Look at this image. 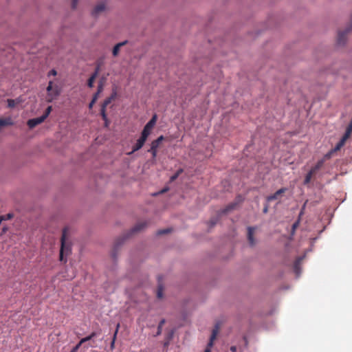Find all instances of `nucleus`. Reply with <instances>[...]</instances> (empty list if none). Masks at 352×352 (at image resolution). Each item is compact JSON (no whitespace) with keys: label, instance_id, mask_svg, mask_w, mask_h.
I'll return each mask as SVG.
<instances>
[{"label":"nucleus","instance_id":"f257e3e1","mask_svg":"<svg viewBox=\"0 0 352 352\" xmlns=\"http://www.w3.org/2000/svg\"><path fill=\"white\" fill-rule=\"evenodd\" d=\"M47 96L45 98V100L47 102H52L54 100H56L61 93V89L60 86L54 82L52 80H50L48 83V85L46 88Z\"/></svg>","mask_w":352,"mask_h":352},{"label":"nucleus","instance_id":"f03ea898","mask_svg":"<svg viewBox=\"0 0 352 352\" xmlns=\"http://www.w3.org/2000/svg\"><path fill=\"white\" fill-rule=\"evenodd\" d=\"M68 234V228H65L63 230L62 236L60 239L61 246L60 250V261H63L64 255L67 256L71 252V245L66 241Z\"/></svg>","mask_w":352,"mask_h":352},{"label":"nucleus","instance_id":"7ed1b4c3","mask_svg":"<svg viewBox=\"0 0 352 352\" xmlns=\"http://www.w3.org/2000/svg\"><path fill=\"white\" fill-rule=\"evenodd\" d=\"M351 133H352V118L346 127L345 133L344 134V135L342 136L341 140L338 142V143L336 144V146L334 148V151L340 150L344 145L346 141L350 138Z\"/></svg>","mask_w":352,"mask_h":352},{"label":"nucleus","instance_id":"20e7f679","mask_svg":"<svg viewBox=\"0 0 352 352\" xmlns=\"http://www.w3.org/2000/svg\"><path fill=\"white\" fill-rule=\"evenodd\" d=\"M157 120V116L154 115L153 118L148 121V123L144 126L142 134L143 136L148 138L150 135L152 129L154 127Z\"/></svg>","mask_w":352,"mask_h":352},{"label":"nucleus","instance_id":"39448f33","mask_svg":"<svg viewBox=\"0 0 352 352\" xmlns=\"http://www.w3.org/2000/svg\"><path fill=\"white\" fill-rule=\"evenodd\" d=\"M116 92L114 91L109 97L106 98L103 102L100 109V114L102 119H106V107L116 98Z\"/></svg>","mask_w":352,"mask_h":352},{"label":"nucleus","instance_id":"423d86ee","mask_svg":"<svg viewBox=\"0 0 352 352\" xmlns=\"http://www.w3.org/2000/svg\"><path fill=\"white\" fill-rule=\"evenodd\" d=\"M243 198L241 196H238L235 201L230 204H228L225 208H223L221 211V214H227L230 211L236 208V206L241 204L243 201Z\"/></svg>","mask_w":352,"mask_h":352},{"label":"nucleus","instance_id":"0eeeda50","mask_svg":"<svg viewBox=\"0 0 352 352\" xmlns=\"http://www.w3.org/2000/svg\"><path fill=\"white\" fill-rule=\"evenodd\" d=\"M98 335L96 332H92L89 336L82 338L78 344H77L72 350L70 352H77L79 349L80 346L85 342H87L88 341H90L92 340L93 338L96 337Z\"/></svg>","mask_w":352,"mask_h":352},{"label":"nucleus","instance_id":"6e6552de","mask_svg":"<svg viewBox=\"0 0 352 352\" xmlns=\"http://www.w3.org/2000/svg\"><path fill=\"white\" fill-rule=\"evenodd\" d=\"M219 327L218 325H216L214 327V328L212 329V334H211V336L210 338V341L208 344V347L206 349L204 352H211L210 348L213 346V342H214V340L216 339L217 336L219 333Z\"/></svg>","mask_w":352,"mask_h":352},{"label":"nucleus","instance_id":"1a4fd4ad","mask_svg":"<svg viewBox=\"0 0 352 352\" xmlns=\"http://www.w3.org/2000/svg\"><path fill=\"white\" fill-rule=\"evenodd\" d=\"M287 188H282L279 190H278L275 193H274L273 195H271L268 197H267L266 199H267V201L268 202H270L272 201H274L275 199H279V197L283 194L285 193L286 191H287Z\"/></svg>","mask_w":352,"mask_h":352},{"label":"nucleus","instance_id":"9d476101","mask_svg":"<svg viewBox=\"0 0 352 352\" xmlns=\"http://www.w3.org/2000/svg\"><path fill=\"white\" fill-rule=\"evenodd\" d=\"M147 138L141 135V137L138 140L136 144L133 146L132 151L129 154H131L138 150H140L144 144Z\"/></svg>","mask_w":352,"mask_h":352},{"label":"nucleus","instance_id":"9b49d317","mask_svg":"<svg viewBox=\"0 0 352 352\" xmlns=\"http://www.w3.org/2000/svg\"><path fill=\"white\" fill-rule=\"evenodd\" d=\"M254 231H255V228H254V227H248V240L249 244L251 246H254L256 244V241L254 238Z\"/></svg>","mask_w":352,"mask_h":352},{"label":"nucleus","instance_id":"f8f14e48","mask_svg":"<svg viewBox=\"0 0 352 352\" xmlns=\"http://www.w3.org/2000/svg\"><path fill=\"white\" fill-rule=\"evenodd\" d=\"M45 119L43 118V116H40L38 118L30 119L28 121V125L30 129H32L37 126L38 124L42 123L44 122Z\"/></svg>","mask_w":352,"mask_h":352},{"label":"nucleus","instance_id":"ddd939ff","mask_svg":"<svg viewBox=\"0 0 352 352\" xmlns=\"http://www.w3.org/2000/svg\"><path fill=\"white\" fill-rule=\"evenodd\" d=\"M105 5L104 3H100L99 4H98L93 10L92 11V14L94 16H97L99 14H100L101 12H102L103 11L105 10Z\"/></svg>","mask_w":352,"mask_h":352},{"label":"nucleus","instance_id":"4468645a","mask_svg":"<svg viewBox=\"0 0 352 352\" xmlns=\"http://www.w3.org/2000/svg\"><path fill=\"white\" fill-rule=\"evenodd\" d=\"M164 138L163 135H160L157 139L153 140L151 142V150H157V148L160 146L161 142L164 140Z\"/></svg>","mask_w":352,"mask_h":352},{"label":"nucleus","instance_id":"2eb2a0df","mask_svg":"<svg viewBox=\"0 0 352 352\" xmlns=\"http://www.w3.org/2000/svg\"><path fill=\"white\" fill-rule=\"evenodd\" d=\"M127 43V41H124L123 42H121V43H117L113 48V51H112V53H113V55L114 56H117L119 54V51H120V49L121 47L124 46V45H126Z\"/></svg>","mask_w":352,"mask_h":352},{"label":"nucleus","instance_id":"dca6fc26","mask_svg":"<svg viewBox=\"0 0 352 352\" xmlns=\"http://www.w3.org/2000/svg\"><path fill=\"white\" fill-rule=\"evenodd\" d=\"M146 223L145 222H140L136 224L131 230V234H132L133 233H135L137 232H139L142 230L144 227H146Z\"/></svg>","mask_w":352,"mask_h":352},{"label":"nucleus","instance_id":"f3484780","mask_svg":"<svg viewBox=\"0 0 352 352\" xmlns=\"http://www.w3.org/2000/svg\"><path fill=\"white\" fill-rule=\"evenodd\" d=\"M13 122L11 118H0V128L5 126L12 125Z\"/></svg>","mask_w":352,"mask_h":352},{"label":"nucleus","instance_id":"a211bd4d","mask_svg":"<svg viewBox=\"0 0 352 352\" xmlns=\"http://www.w3.org/2000/svg\"><path fill=\"white\" fill-rule=\"evenodd\" d=\"M329 157H330V153H328V154L325 155V156H324V157L323 159L320 160L316 163V164L315 165V166L316 167V168H318V170H320V169L322 167V166H323V164H324V163L325 160H326L327 158H329Z\"/></svg>","mask_w":352,"mask_h":352},{"label":"nucleus","instance_id":"6ab92c4d","mask_svg":"<svg viewBox=\"0 0 352 352\" xmlns=\"http://www.w3.org/2000/svg\"><path fill=\"white\" fill-rule=\"evenodd\" d=\"M8 107L9 108H13L15 107V105L20 102V100L19 99L13 100V99H8Z\"/></svg>","mask_w":352,"mask_h":352},{"label":"nucleus","instance_id":"aec40b11","mask_svg":"<svg viewBox=\"0 0 352 352\" xmlns=\"http://www.w3.org/2000/svg\"><path fill=\"white\" fill-rule=\"evenodd\" d=\"M97 77L96 76V74H91L89 78L87 81V86L90 88H92L94 87V82Z\"/></svg>","mask_w":352,"mask_h":352},{"label":"nucleus","instance_id":"412c9836","mask_svg":"<svg viewBox=\"0 0 352 352\" xmlns=\"http://www.w3.org/2000/svg\"><path fill=\"white\" fill-rule=\"evenodd\" d=\"M165 322H166L165 319H162V320L160 322L159 325H158V327H157V333H156L155 336H160V335L162 333V327H163L164 324H165Z\"/></svg>","mask_w":352,"mask_h":352},{"label":"nucleus","instance_id":"4be33fe9","mask_svg":"<svg viewBox=\"0 0 352 352\" xmlns=\"http://www.w3.org/2000/svg\"><path fill=\"white\" fill-rule=\"evenodd\" d=\"M119 327H120V324L118 323L117 324V326H116V331H115V333L113 334V340H112V342L111 343V349L114 348L115 341H116V336H117Z\"/></svg>","mask_w":352,"mask_h":352},{"label":"nucleus","instance_id":"5701e85b","mask_svg":"<svg viewBox=\"0 0 352 352\" xmlns=\"http://www.w3.org/2000/svg\"><path fill=\"white\" fill-rule=\"evenodd\" d=\"M13 217V214H11V213H8L6 215H1L0 216V223L3 221H6V220H8V219H10Z\"/></svg>","mask_w":352,"mask_h":352},{"label":"nucleus","instance_id":"b1692460","mask_svg":"<svg viewBox=\"0 0 352 352\" xmlns=\"http://www.w3.org/2000/svg\"><path fill=\"white\" fill-rule=\"evenodd\" d=\"M52 110V106H49L46 109H45V113H43V115L42 116L43 118L45 120L50 115V113H51Z\"/></svg>","mask_w":352,"mask_h":352},{"label":"nucleus","instance_id":"393cba45","mask_svg":"<svg viewBox=\"0 0 352 352\" xmlns=\"http://www.w3.org/2000/svg\"><path fill=\"white\" fill-rule=\"evenodd\" d=\"M182 172H183L182 169L178 170L173 176H171L170 180L171 181L175 180Z\"/></svg>","mask_w":352,"mask_h":352},{"label":"nucleus","instance_id":"a878e982","mask_svg":"<svg viewBox=\"0 0 352 352\" xmlns=\"http://www.w3.org/2000/svg\"><path fill=\"white\" fill-rule=\"evenodd\" d=\"M312 177L313 176L311 175V174L307 173L306 175L305 180H304V184L307 185L308 184H309L311 180Z\"/></svg>","mask_w":352,"mask_h":352},{"label":"nucleus","instance_id":"bb28decb","mask_svg":"<svg viewBox=\"0 0 352 352\" xmlns=\"http://www.w3.org/2000/svg\"><path fill=\"white\" fill-rule=\"evenodd\" d=\"M300 259H298L297 261H296L295 263H294V271L295 272L298 274H299V264H300Z\"/></svg>","mask_w":352,"mask_h":352},{"label":"nucleus","instance_id":"cd10ccee","mask_svg":"<svg viewBox=\"0 0 352 352\" xmlns=\"http://www.w3.org/2000/svg\"><path fill=\"white\" fill-rule=\"evenodd\" d=\"M103 91V89L102 87V86H98V90L96 91V93L94 95V97H96V98H98L99 97V95Z\"/></svg>","mask_w":352,"mask_h":352},{"label":"nucleus","instance_id":"c85d7f7f","mask_svg":"<svg viewBox=\"0 0 352 352\" xmlns=\"http://www.w3.org/2000/svg\"><path fill=\"white\" fill-rule=\"evenodd\" d=\"M170 232V229H169V228L160 230L157 231V234L158 235H162V234L169 233Z\"/></svg>","mask_w":352,"mask_h":352},{"label":"nucleus","instance_id":"c756f323","mask_svg":"<svg viewBox=\"0 0 352 352\" xmlns=\"http://www.w3.org/2000/svg\"><path fill=\"white\" fill-rule=\"evenodd\" d=\"M157 296L158 298H161L163 296V288L162 286H160L157 289Z\"/></svg>","mask_w":352,"mask_h":352},{"label":"nucleus","instance_id":"7c9ffc66","mask_svg":"<svg viewBox=\"0 0 352 352\" xmlns=\"http://www.w3.org/2000/svg\"><path fill=\"white\" fill-rule=\"evenodd\" d=\"M319 170L318 168H316V167L314 166V167H312L311 168V170H309V172L308 173L309 174H311V175L314 176L315 174H316V173Z\"/></svg>","mask_w":352,"mask_h":352},{"label":"nucleus","instance_id":"2f4dec72","mask_svg":"<svg viewBox=\"0 0 352 352\" xmlns=\"http://www.w3.org/2000/svg\"><path fill=\"white\" fill-rule=\"evenodd\" d=\"M319 170L318 168H316V167L314 166V167H312L311 168V170H309V172L308 173L309 174H311V175L314 176L315 174H316V173Z\"/></svg>","mask_w":352,"mask_h":352},{"label":"nucleus","instance_id":"473e14b6","mask_svg":"<svg viewBox=\"0 0 352 352\" xmlns=\"http://www.w3.org/2000/svg\"><path fill=\"white\" fill-rule=\"evenodd\" d=\"M98 98H96V97H94L93 96V98L91 100V101L90 102V103L89 104V108L91 109L93 108V106L94 105V104L96 103V102L97 101Z\"/></svg>","mask_w":352,"mask_h":352},{"label":"nucleus","instance_id":"72a5a7b5","mask_svg":"<svg viewBox=\"0 0 352 352\" xmlns=\"http://www.w3.org/2000/svg\"><path fill=\"white\" fill-rule=\"evenodd\" d=\"M100 70V64H97L95 71L92 74H96V76L97 77Z\"/></svg>","mask_w":352,"mask_h":352},{"label":"nucleus","instance_id":"f704fd0d","mask_svg":"<svg viewBox=\"0 0 352 352\" xmlns=\"http://www.w3.org/2000/svg\"><path fill=\"white\" fill-rule=\"evenodd\" d=\"M173 333L172 332L168 337L167 340L164 342V346H167L169 344L170 340L172 338Z\"/></svg>","mask_w":352,"mask_h":352},{"label":"nucleus","instance_id":"c9c22d12","mask_svg":"<svg viewBox=\"0 0 352 352\" xmlns=\"http://www.w3.org/2000/svg\"><path fill=\"white\" fill-rule=\"evenodd\" d=\"M151 153L153 157H155L157 155V150H151V148L148 151Z\"/></svg>","mask_w":352,"mask_h":352},{"label":"nucleus","instance_id":"e433bc0d","mask_svg":"<svg viewBox=\"0 0 352 352\" xmlns=\"http://www.w3.org/2000/svg\"><path fill=\"white\" fill-rule=\"evenodd\" d=\"M78 0H72V6L73 9H75L76 8L77 3H78Z\"/></svg>","mask_w":352,"mask_h":352},{"label":"nucleus","instance_id":"4c0bfd02","mask_svg":"<svg viewBox=\"0 0 352 352\" xmlns=\"http://www.w3.org/2000/svg\"><path fill=\"white\" fill-rule=\"evenodd\" d=\"M124 239H122L121 241H120V239H118L116 243V245H115V248H118L119 245H120L122 242H123Z\"/></svg>","mask_w":352,"mask_h":352},{"label":"nucleus","instance_id":"58836bf2","mask_svg":"<svg viewBox=\"0 0 352 352\" xmlns=\"http://www.w3.org/2000/svg\"><path fill=\"white\" fill-rule=\"evenodd\" d=\"M57 74V72L55 70V69H52L49 73H48V76H56Z\"/></svg>","mask_w":352,"mask_h":352},{"label":"nucleus","instance_id":"ea45409f","mask_svg":"<svg viewBox=\"0 0 352 352\" xmlns=\"http://www.w3.org/2000/svg\"><path fill=\"white\" fill-rule=\"evenodd\" d=\"M104 80H105L104 78L100 79L99 82H98V86H100L101 85L102 89H103L104 88Z\"/></svg>","mask_w":352,"mask_h":352},{"label":"nucleus","instance_id":"a19ab883","mask_svg":"<svg viewBox=\"0 0 352 352\" xmlns=\"http://www.w3.org/2000/svg\"><path fill=\"white\" fill-rule=\"evenodd\" d=\"M102 120L104 121V126L105 127H108L109 122V120L107 118V116L106 115V119H102Z\"/></svg>","mask_w":352,"mask_h":352},{"label":"nucleus","instance_id":"79ce46f5","mask_svg":"<svg viewBox=\"0 0 352 352\" xmlns=\"http://www.w3.org/2000/svg\"><path fill=\"white\" fill-rule=\"evenodd\" d=\"M96 345L94 344V342L93 341L91 343H89L88 346H85L86 349H88L89 347H96Z\"/></svg>","mask_w":352,"mask_h":352},{"label":"nucleus","instance_id":"37998d69","mask_svg":"<svg viewBox=\"0 0 352 352\" xmlns=\"http://www.w3.org/2000/svg\"><path fill=\"white\" fill-rule=\"evenodd\" d=\"M230 351H231L232 352H236V346H231V347H230Z\"/></svg>","mask_w":352,"mask_h":352},{"label":"nucleus","instance_id":"c03bdc74","mask_svg":"<svg viewBox=\"0 0 352 352\" xmlns=\"http://www.w3.org/2000/svg\"><path fill=\"white\" fill-rule=\"evenodd\" d=\"M210 223L211 224V227H212L216 224L217 221L212 219V220H210Z\"/></svg>","mask_w":352,"mask_h":352},{"label":"nucleus","instance_id":"a18cd8bd","mask_svg":"<svg viewBox=\"0 0 352 352\" xmlns=\"http://www.w3.org/2000/svg\"><path fill=\"white\" fill-rule=\"evenodd\" d=\"M298 225V222L294 223L292 226L293 230H295L297 228Z\"/></svg>","mask_w":352,"mask_h":352},{"label":"nucleus","instance_id":"49530a36","mask_svg":"<svg viewBox=\"0 0 352 352\" xmlns=\"http://www.w3.org/2000/svg\"><path fill=\"white\" fill-rule=\"evenodd\" d=\"M267 210H268V206H266L264 208H263V212L264 213H266L267 212Z\"/></svg>","mask_w":352,"mask_h":352}]
</instances>
